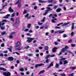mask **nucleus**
<instances>
[{
  "label": "nucleus",
  "mask_w": 76,
  "mask_h": 76,
  "mask_svg": "<svg viewBox=\"0 0 76 76\" xmlns=\"http://www.w3.org/2000/svg\"><path fill=\"white\" fill-rule=\"evenodd\" d=\"M19 23V18H18L15 19V23L13 24V25L15 27H18Z\"/></svg>",
  "instance_id": "obj_1"
},
{
  "label": "nucleus",
  "mask_w": 76,
  "mask_h": 76,
  "mask_svg": "<svg viewBox=\"0 0 76 76\" xmlns=\"http://www.w3.org/2000/svg\"><path fill=\"white\" fill-rule=\"evenodd\" d=\"M21 0H18L17 1L15 4L16 5L18 4V7H20L21 6Z\"/></svg>",
  "instance_id": "obj_2"
},
{
  "label": "nucleus",
  "mask_w": 76,
  "mask_h": 76,
  "mask_svg": "<svg viewBox=\"0 0 76 76\" xmlns=\"http://www.w3.org/2000/svg\"><path fill=\"white\" fill-rule=\"evenodd\" d=\"M66 51V49L64 48H63L61 50V51L59 52V56H60L63 53H64V51Z\"/></svg>",
  "instance_id": "obj_3"
},
{
  "label": "nucleus",
  "mask_w": 76,
  "mask_h": 76,
  "mask_svg": "<svg viewBox=\"0 0 76 76\" xmlns=\"http://www.w3.org/2000/svg\"><path fill=\"white\" fill-rule=\"evenodd\" d=\"M5 23H3L1 24L0 22V28H1V29L2 30H4L5 28L4 26H3L4 25Z\"/></svg>",
  "instance_id": "obj_4"
},
{
  "label": "nucleus",
  "mask_w": 76,
  "mask_h": 76,
  "mask_svg": "<svg viewBox=\"0 0 76 76\" xmlns=\"http://www.w3.org/2000/svg\"><path fill=\"white\" fill-rule=\"evenodd\" d=\"M27 39L28 40H27V42H28V43L31 42L32 41V40H33V39H35L34 38H31L30 37H28Z\"/></svg>",
  "instance_id": "obj_5"
},
{
  "label": "nucleus",
  "mask_w": 76,
  "mask_h": 76,
  "mask_svg": "<svg viewBox=\"0 0 76 76\" xmlns=\"http://www.w3.org/2000/svg\"><path fill=\"white\" fill-rule=\"evenodd\" d=\"M3 74L4 76H10V73L8 72H4L3 73Z\"/></svg>",
  "instance_id": "obj_6"
},
{
  "label": "nucleus",
  "mask_w": 76,
  "mask_h": 76,
  "mask_svg": "<svg viewBox=\"0 0 76 76\" xmlns=\"http://www.w3.org/2000/svg\"><path fill=\"white\" fill-rule=\"evenodd\" d=\"M47 9L49 10H46L45 11L46 13H48V12L49 11H51L53 10L52 9L50 8V7H47Z\"/></svg>",
  "instance_id": "obj_7"
},
{
  "label": "nucleus",
  "mask_w": 76,
  "mask_h": 76,
  "mask_svg": "<svg viewBox=\"0 0 76 76\" xmlns=\"http://www.w3.org/2000/svg\"><path fill=\"white\" fill-rule=\"evenodd\" d=\"M44 64H37L35 65V68H37L38 66L39 67H40V66H44Z\"/></svg>",
  "instance_id": "obj_8"
},
{
  "label": "nucleus",
  "mask_w": 76,
  "mask_h": 76,
  "mask_svg": "<svg viewBox=\"0 0 76 76\" xmlns=\"http://www.w3.org/2000/svg\"><path fill=\"white\" fill-rule=\"evenodd\" d=\"M14 58L12 57H10L8 58V60L9 61H13Z\"/></svg>",
  "instance_id": "obj_9"
},
{
  "label": "nucleus",
  "mask_w": 76,
  "mask_h": 76,
  "mask_svg": "<svg viewBox=\"0 0 76 76\" xmlns=\"http://www.w3.org/2000/svg\"><path fill=\"white\" fill-rule=\"evenodd\" d=\"M15 49L18 51H20L22 50V49L20 48V47L18 46H15Z\"/></svg>",
  "instance_id": "obj_10"
},
{
  "label": "nucleus",
  "mask_w": 76,
  "mask_h": 76,
  "mask_svg": "<svg viewBox=\"0 0 76 76\" xmlns=\"http://www.w3.org/2000/svg\"><path fill=\"white\" fill-rule=\"evenodd\" d=\"M9 10L10 12H11V13L14 12V10H13L12 9V7H10V8L9 9Z\"/></svg>",
  "instance_id": "obj_11"
},
{
  "label": "nucleus",
  "mask_w": 76,
  "mask_h": 76,
  "mask_svg": "<svg viewBox=\"0 0 76 76\" xmlns=\"http://www.w3.org/2000/svg\"><path fill=\"white\" fill-rule=\"evenodd\" d=\"M53 62H52L48 66L47 68H50L51 66H53Z\"/></svg>",
  "instance_id": "obj_12"
},
{
  "label": "nucleus",
  "mask_w": 76,
  "mask_h": 76,
  "mask_svg": "<svg viewBox=\"0 0 76 76\" xmlns=\"http://www.w3.org/2000/svg\"><path fill=\"white\" fill-rule=\"evenodd\" d=\"M10 14H7L6 16L4 17V18H6V19L9 18V16H10Z\"/></svg>",
  "instance_id": "obj_13"
},
{
  "label": "nucleus",
  "mask_w": 76,
  "mask_h": 76,
  "mask_svg": "<svg viewBox=\"0 0 76 76\" xmlns=\"http://www.w3.org/2000/svg\"><path fill=\"white\" fill-rule=\"evenodd\" d=\"M57 48L56 47L53 48L52 50L53 52H56V50H57Z\"/></svg>",
  "instance_id": "obj_14"
},
{
  "label": "nucleus",
  "mask_w": 76,
  "mask_h": 76,
  "mask_svg": "<svg viewBox=\"0 0 76 76\" xmlns=\"http://www.w3.org/2000/svg\"><path fill=\"white\" fill-rule=\"evenodd\" d=\"M44 72H45V70H42L39 72L38 75H40V74H41V73H43Z\"/></svg>",
  "instance_id": "obj_15"
},
{
  "label": "nucleus",
  "mask_w": 76,
  "mask_h": 76,
  "mask_svg": "<svg viewBox=\"0 0 76 76\" xmlns=\"http://www.w3.org/2000/svg\"><path fill=\"white\" fill-rule=\"evenodd\" d=\"M61 8H59L57 9L56 12H60V11H61Z\"/></svg>",
  "instance_id": "obj_16"
},
{
  "label": "nucleus",
  "mask_w": 76,
  "mask_h": 76,
  "mask_svg": "<svg viewBox=\"0 0 76 76\" xmlns=\"http://www.w3.org/2000/svg\"><path fill=\"white\" fill-rule=\"evenodd\" d=\"M0 70H4V71H6V69L5 68H4L3 67H0Z\"/></svg>",
  "instance_id": "obj_17"
},
{
  "label": "nucleus",
  "mask_w": 76,
  "mask_h": 76,
  "mask_svg": "<svg viewBox=\"0 0 76 76\" xmlns=\"http://www.w3.org/2000/svg\"><path fill=\"white\" fill-rule=\"evenodd\" d=\"M69 23H70V22L64 23L63 25H62V26H66V25H68V24H69Z\"/></svg>",
  "instance_id": "obj_18"
},
{
  "label": "nucleus",
  "mask_w": 76,
  "mask_h": 76,
  "mask_svg": "<svg viewBox=\"0 0 76 76\" xmlns=\"http://www.w3.org/2000/svg\"><path fill=\"white\" fill-rule=\"evenodd\" d=\"M7 22V20H2V21L1 22H0V23L1 24L3 23H4L3 22Z\"/></svg>",
  "instance_id": "obj_19"
},
{
  "label": "nucleus",
  "mask_w": 76,
  "mask_h": 76,
  "mask_svg": "<svg viewBox=\"0 0 76 76\" xmlns=\"http://www.w3.org/2000/svg\"><path fill=\"white\" fill-rule=\"evenodd\" d=\"M45 17H44L41 20V22H44V21H45Z\"/></svg>",
  "instance_id": "obj_20"
},
{
  "label": "nucleus",
  "mask_w": 76,
  "mask_h": 76,
  "mask_svg": "<svg viewBox=\"0 0 76 76\" xmlns=\"http://www.w3.org/2000/svg\"><path fill=\"white\" fill-rule=\"evenodd\" d=\"M74 29V23H72V24L71 29L73 30Z\"/></svg>",
  "instance_id": "obj_21"
},
{
  "label": "nucleus",
  "mask_w": 76,
  "mask_h": 76,
  "mask_svg": "<svg viewBox=\"0 0 76 76\" xmlns=\"http://www.w3.org/2000/svg\"><path fill=\"white\" fill-rule=\"evenodd\" d=\"M31 26V24L29 23L28 24L27 26V28H30Z\"/></svg>",
  "instance_id": "obj_22"
},
{
  "label": "nucleus",
  "mask_w": 76,
  "mask_h": 76,
  "mask_svg": "<svg viewBox=\"0 0 76 76\" xmlns=\"http://www.w3.org/2000/svg\"><path fill=\"white\" fill-rule=\"evenodd\" d=\"M12 46H10V48H8V50H9V51H10V52L12 51Z\"/></svg>",
  "instance_id": "obj_23"
},
{
  "label": "nucleus",
  "mask_w": 76,
  "mask_h": 76,
  "mask_svg": "<svg viewBox=\"0 0 76 76\" xmlns=\"http://www.w3.org/2000/svg\"><path fill=\"white\" fill-rule=\"evenodd\" d=\"M67 63H68V61L67 60H65L64 62V64H67Z\"/></svg>",
  "instance_id": "obj_24"
},
{
  "label": "nucleus",
  "mask_w": 76,
  "mask_h": 76,
  "mask_svg": "<svg viewBox=\"0 0 76 76\" xmlns=\"http://www.w3.org/2000/svg\"><path fill=\"white\" fill-rule=\"evenodd\" d=\"M58 7V6L57 5H54L53 6V9H57V8Z\"/></svg>",
  "instance_id": "obj_25"
},
{
  "label": "nucleus",
  "mask_w": 76,
  "mask_h": 76,
  "mask_svg": "<svg viewBox=\"0 0 76 76\" xmlns=\"http://www.w3.org/2000/svg\"><path fill=\"white\" fill-rule=\"evenodd\" d=\"M6 31H4L3 32H2L1 33V35H4L5 34H6Z\"/></svg>",
  "instance_id": "obj_26"
},
{
  "label": "nucleus",
  "mask_w": 76,
  "mask_h": 76,
  "mask_svg": "<svg viewBox=\"0 0 76 76\" xmlns=\"http://www.w3.org/2000/svg\"><path fill=\"white\" fill-rule=\"evenodd\" d=\"M64 32V31H58V32L59 34H62V33H63Z\"/></svg>",
  "instance_id": "obj_27"
},
{
  "label": "nucleus",
  "mask_w": 76,
  "mask_h": 76,
  "mask_svg": "<svg viewBox=\"0 0 76 76\" xmlns=\"http://www.w3.org/2000/svg\"><path fill=\"white\" fill-rule=\"evenodd\" d=\"M16 45H19V44H20V42H19V41H18L16 43Z\"/></svg>",
  "instance_id": "obj_28"
},
{
  "label": "nucleus",
  "mask_w": 76,
  "mask_h": 76,
  "mask_svg": "<svg viewBox=\"0 0 76 76\" xmlns=\"http://www.w3.org/2000/svg\"><path fill=\"white\" fill-rule=\"evenodd\" d=\"M2 5H3V6H2V7H3V8L4 7H5V6H7V4H6L5 5H4V4H2Z\"/></svg>",
  "instance_id": "obj_29"
},
{
  "label": "nucleus",
  "mask_w": 76,
  "mask_h": 76,
  "mask_svg": "<svg viewBox=\"0 0 76 76\" xmlns=\"http://www.w3.org/2000/svg\"><path fill=\"white\" fill-rule=\"evenodd\" d=\"M19 70L21 72H23L24 71V69L23 68H20Z\"/></svg>",
  "instance_id": "obj_30"
},
{
  "label": "nucleus",
  "mask_w": 76,
  "mask_h": 76,
  "mask_svg": "<svg viewBox=\"0 0 76 76\" xmlns=\"http://www.w3.org/2000/svg\"><path fill=\"white\" fill-rule=\"evenodd\" d=\"M27 12V10H24V11L23 12V14H25Z\"/></svg>",
  "instance_id": "obj_31"
},
{
  "label": "nucleus",
  "mask_w": 76,
  "mask_h": 76,
  "mask_svg": "<svg viewBox=\"0 0 76 76\" xmlns=\"http://www.w3.org/2000/svg\"><path fill=\"white\" fill-rule=\"evenodd\" d=\"M70 68L72 69V70H75V69H76V67H70Z\"/></svg>",
  "instance_id": "obj_32"
},
{
  "label": "nucleus",
  "mask_w": 76,
  "mask_h": 76,
  "mask_svg": "<svg viewBox=\"0 0 76 76\" xmlns=\"http://www.w3.org/2000/svg\"><path fill=\"white\" fill-rule=\"evenodd\" d=\"M53 0H49L48 1V3H52L53 1Z\"/></svg>",
  "instance_id": "obj_33"
},
{
  "label": "nucleus",
  "mask_w": 76,
  "mask_h": 76,
  "mask_svg": "<svg viewBox=\"0 0 76 76\" xmlns=\"http://www.w3.org/2000/svg\"><path fill=\"white\" fill-rule=\"evenodd\" d=\"M54 20L52 19L51 20V22L52 23H56V22L54 21Z\"/></svg>",
  "instance_id": "obj_34"
},
{
  "label": "nucleus",
  "mask_w": 76,
  "mask_h": 76,
  "mask_svg": "<svg viewBox=\"0 0 76 76\" xmlns=\"http://www.w3.org/2000/svg\"><path fill=\"white\" fill-rule=\"evenodd\" d=\"M45 50H48V47L47 46H46L45 47Z\"/></svg>",
  "instance_id": "obj_35"
},
{
  "label": "nucleus",
  "mask_w": 76,
  "mask_h": 76,
  "mask_svg": "<svg viewBox=\"0 0 76 76\" xmlns=\"http://www.w3.org/2000/svg\"><path fill=\"white\" fill-rule=\"evenodd\" d=\"M73 75H74V73H72L71 74H69L68 75V76H73Z\"/></svg>",
  "instance_id": "obj_36"
},
{
  "label": "nucleus",
  "mask_w": 76,
  "mask_h": 76,
  "mask_svg": "<svg viewBox=\"0 0 76 76\" xmlns=\"http://www.w3.org/2000/svg\"><path fill=\"white\" fill-rule=\"evenodd\" d=\"M10 20H11V21H12V22H14L15 20H14V18H12L10 19Z\"/></svg>",
  "instance_id": "obj_37"
},
{
  "label": "nucleus",
  "mask_w": 76,
  "mask_h": 76,
  "mask_svg": "<svg viewBox=\"0 0 76 76\" xmlns=\"http://www.w3.org/2000/svg\"><path fill=\"white\" fill-rule=\"evenodd\" d=\"M59 66V65L58 64H56V65L55 66V67L56 68H58V66Z\"/></svg>",
  "instance_id": "obj_38"
},
{
  "label": "nucleus",
  "mask_w": 76,
  "mask_h": 76,
  "mask_svg": "<svg viewBox=\"0 0 76 76\" xmlns=\"http://www.w3.org/2000/svg\"><path fill=\"white\" fill-rule=\"evenodd\" d=\"M71 46L72 47H75L76 46V45L75 44H71Z\"/></svg>",
  "instance_id": "obj_39"
},
{
  "label": "nucleus",
  "mask_w": 76,
  "mask_h": 76,
  "mask_svg": "<svg viewBox=\"0 0 76 76\" xmlns=\"http://www.w3.org/2000/svg\"><path fill=\"white\" fill-rule=\"evenodd\" d=\"M34 10H37V6H34Z\"/></svg>",
  "instance_id": "obj_40"
},
{
  "label": "nucleus",
  "mask_w": 76,
  "mask_h": 76,
  "mask_svg": "<svg viewBox=\"0 0 76 76\" xmlns=\"http://www.w3.org/2000/svg\"><path fill=\"white\" fill-rule=\"evenodd\" d=\"M50 57V55H48L46 57V59H47V58H48L49 57Z\"/></svg>",
  "instance_id": "obj_41"
},
{
  "label": "nucleus",
  "mask_w": 76,
  "mask_h": 76,
  "mask_svg": "<svg viewBox=\"0 0 76 76\" xmlns=\"http://www.w3.org/2000/svg\"><path fill=\"white\" fill-rule=\"evenodd\" d=\"M1 47H4V43H2L1 45Z\"/></svg>",
  "instance_id": "obj_42"
},
{
  "label": "nucleus",
  "mask_w": 76,
  "mask_h": 76,
  "mask_svg": "<svg viewBox=\"0 0 76 76\" xmlns=\"http://www.w3.org/2000/svg\"><path fill=\"white\" fill-rule=\"evenodd\" d=\"M66 52L67 53H69V54H72V52L69 50L66 51Z\"/></svg>",
  "instance_id": "obj_43"
},
{
  "label": "nucleus",
  "mask_w": 76,
  "mask_h": 76,
  "mask_svg": "<svg viewBox=\"0 0 76 76\" xmlns=\"http://www.w3.org/2000/svg\"><path fill=\"white\" fill-rule=\"evenodd\" d=\"M63 38H66V37H67V35L66 34H64L63 35Z\"/></svg>",
  "instance_id": "obj_44"
},
{
  "label": "nucleus",
  "mask_w": 76,
  "mask_h": 76,
  "mask_svg": "<svg viewBox=\"0 0 76 76\" xmlns=\"http://www.w3.org/2000/svg\"><path fill=\"white\" fill-rule=\"evenodd\" d=\"M32 56H33V54H29L28 55V56H29V57H30Z\"/></svg>",
  "instance_id": "obj_45"
},
{
  "label": "nucleus",
  "mask_w": 76,
  "mask_h": 76,
  "mask_svg": "<svg viewBox=\"0 0 76 76\" xmlns=\"http://www.w3.org/2000/svg\"><path fill=\"white\" fill-rule=\"evenodd\" d=\"M59 64H63V62L61 61V60H59Z\"/></svg>",
  "instance_id": "obj_46"
},
{
  "label": "nucleus",
  "mask_w": 76,
  "mask_h": 76,
  "mask_svg": "<svg viewBox=\"0 0 76 76\" xmlns=\"http://www.w3.org/2000/svg\"><path fill=\"white\" fill-rule=\"evenodd\" d=\"M61 76H66V75L65 74H61Z\"/></svg>",
  "instance_id": "obj_47"
},
{
  "label": "nucleus",
  "mask_w": 76,
  "mask_h": 76,
  "mask_svg": "<svg viewBox=\"0 0 76 76\" xmlns=\"http://www.w3.org/2000/svg\"><path fill=\"white\" fill-rule=\"evenodd\" d=\"M29 48V46H27L25 47V49H28Z\"/></svg>",
  "instance_id": "obj_48"
},
{
  "label": "nucleus",
  "mask_w": 76,
  "mask_h": 76,
  "mask_svg": "<svg viewBox=\"0 0 76 76\" xmlns=\"http://www.w3.org/2000/svg\"><path fill=\"white\" fill-rule=\"evenodd\" d=\"M15 12H14L12 15V17H14V16H15Z\"/></svg>",
  "instance_id": "obj_49"
},
{
  "label": "nucleus",
  "mask_w": 76,
  "mask_h": 76,
  "mask_svg": "<svg viewBox=\"0 0 76 76\" xmlns=\"http://www.w3.org/2000/svg\"><path fill=\"white\" fill-rule=\"evenodd\" d=\"M9 37L10 38H13V36H12V35H10L9 36Z\"/></svg>",
  "instance_id": "obj_50"
},
{
  "label": "nucleus",
  "mask_w": 76,
  "mask_h": 76,
  "mask_svg": "<svg viewBox=\"0 0 76 76\" xmlns=\"http://www.w3.org/2000/svg\"><path fill=\"white\" fill-rule=\"evenodd\" d=\"M29 31V29H28V28H26V29L24 30V31H25V32H27V31Z\"/></svg>",
  "instance_id": "obj_51"
},
{
  "label": "nucleus",
  "mask_w": 76,
  "mask_h": 76,
  "mask_svg": "<svg viewBox=\"0 0 76 76\" xmlns=\"http://www.w3.org/2000/svg\"><path fill=\"white\" fill-rule=\"evenodd\" d=\"M74 35V32H72L71 33V37H73Z\"/></svg>",
  "instance_id": "obj_52"
},
{
  "label": "nucleus",
  "mask_w": 76,
  "mask_h": 76,
  "mask_svg": "<svg viewBox=\"0 0 76 76\" xmlns=\"http://www.w3.org/2000/svg\"><path fill=\"white\" fill-rule=\"evenodd\" d=\"M63 23H60L59 24H58L57 25V26H59L60 25H62Z\"/></svg>",
  "instance_id": "obj_53"
},
{
  "label": "nucleus",
  "mask_w": 76,
  "mask_h": 76,
  "mask_svg": "<svg viewBox=\"0 0 76 76\" xmlns=\"http://www.w3.org/2000/svg\"><path fill=\"white\" fill-rule=\"evenodd\" d=\"M29 16V14H27L25 16V18H28Z\"/></svg>",
  "instance_id": "obj_54"
},
{
  "label": "nucleus",
  "mask_w": 76,
  "mask_h": 76,
  "mask_svg": "<svg viewBox=\"0 0 76 76\" xmlns=\"http://www.w3.org/2000/svg\"><path fill=\"white\" fill-rule=\"evenodd\" d=\"M46 61L47 63H49V60H48V59H47L46 60Z\"/></svg>",
  "instance_id": "obj_55"
},
{
  "label": "nucleus",
  "mask_w": 76,
  "mask_h": 76,
  "mask_svg": "<svg viewBox=\"0 0 76 76\" xmlns=\"http://www.w3.org/2000/svg\"><path fill=\"white\" fill-rule=\"evenodd\" d=\"M3 52L4 53H7L8 52L7 50H4L3 51Z\"/></svg>",
  "instance_id": "obj_56"
},
{
  "label": "nucleus",
  "mask_w": 76,
  "mask_h": 76,
  "mask_svg": "<svg viewBox=\"0 0 76 76\" xmlns=\"http://www.w3.org/2000/svg\"><path fill=\"white\" fill-rule=\"evenodd\" d=\"M69 48V47L68 46H66L64 48H65V49H66V50H67V48Z\"/></svg>",
  "instance_id": "obj_57"
},
{
  "label": "nucleus",
  "mask_w": 76,
  "mask_h": 76,
  "mask_svg": "<svg viewBox=\"0 0 76 76\" xmlns=\"http://www.w3.org/2000/svg\"><path fill=\"white\" fill-rule=\"evenodd\" d=\"M36 4V3H34L31 4V5L32 6H35Z\"/></svg>",
  "instance_id": "obj_58"
},
{
  "label": "nucleus",
  "mask_w": 76,
  "mask_h": 76,
  "mask_svg": "<svg viewBox=\"0 0 76 76\" xmlns=\"http://www.w3.org/2000/svg\"><path fill=\"white\" fill-rule=\"evenodd\" d=\"M53 16V14H50L49 15V18H51V16Z\"/></svg>",
  "instance_id": "obj_59"
},
{
  "label": "nucleus",
  "mask_w": 76,
  "mask_h": 76,
  "mask_svg": "<svg viewBox=\"0 0 76 76\" xmlns=\"http://www.w3.org/2000/svg\"><path fill=\"white\" fill-rule=\"evenodd\" d=\"M65 59V58H62L61 59H60V60L62 61V60H64Z\"/></svg>",
  "instance_id": "obj_60"
},
{
  "label": "nucleus",
  "mask_w": 76,
  "mask_h": 76,
  "mask_svg": "<svg viewBox=\"0 0 76 76\" xmlns=\"http://www.w3.org/2000/svg\"><path fill=\"white\" fill-rule=\"evenodd\" d=\"M28 32H29V33H32V31L31 30H30L28 31Z\"/></svg>",
  "instance_id": "obj_61"
},
{
  "label": "nucleus",
  "mask_w": 76,
  "mask_h": 76,
  "mask_svg": "<svg viewBox=\"0 0 76 76\" xmlns=\"http://www.w3.org/2000/svg\"><path fill=\"white\" fill-rule=\"evenodd\" d=\"M38 24L39 25H42L43 23H41L40 22H39L38 23Z\"/></svg>",
  "instance_id": "obj_62"
},
{
  "label": "nucleus",
  "mask_w": 76,
  "mask_h": 76,
  "mask_svg": "<svg viewBox=\"0 0 76 76\" xmlns=\"http://www.w3.org/2000/svg\"><path fill=\"white\" fill-rule=\"evenodd\" d=\"M52 75H57V73L56 72L53 73H52Z\"/></svg>",
  "instance_id": "obj_63"
},
{
  "label": "nucleus",
  "mask_w": 76,
  "mask_h": 76,
  "mask_svg": "<svg viewBox=\"0 0 76 76\" xmlns=\"http://www.w3.org/2000/svg\"><path fill=\"white\" fill-rule=\"evenodd\" d=\"M0 56H3V54L1 53L0 54Z\"/></svg>",
  "instance_id": "obj_64"
}]
</instances>
